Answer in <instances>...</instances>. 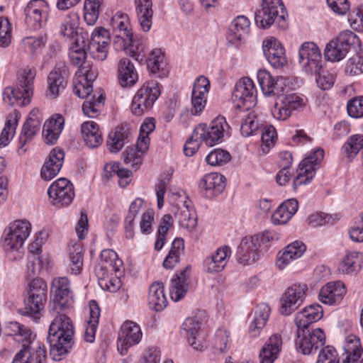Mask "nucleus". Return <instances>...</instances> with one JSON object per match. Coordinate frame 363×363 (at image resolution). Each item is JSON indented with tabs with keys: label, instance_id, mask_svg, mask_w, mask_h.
<instances>
[{
	"label": "nucleus",
	"instance_id": "4",
	"mask_svg": "<svg viewBox=\"0 0 363 363\" xmlns=\"http://www.w3.org/2000/svg\"><path fill=\"white\" fill-rule=\"evenodd\" d=\"M160 94L158 83L155 81L144 84L134 95L131 111L135 116H141L148 111Z\"/></svg>",
	"mask_w": 363,
	"mask_h": 363
},
{
	"label": "nucleus",
	"instance_id": "47",
	"mask_svg": "<svg viewBox=\"0 0 363 363\" xmlns=\"http://www.w3.org/2000/svg\"><path fill=\"white\" fill-rule=\"evenodd\" d=\"M91 93L86 96L88 98L82 105V111L85 115L89 118H95L99 116L101 108L105 99L104 94L100 91L90 96ZM86 98V96L84 97Z\"/></svg>",
	"mask_w": 363,
	"mask_h": 363
},
{
	"label": "nucleus",
	"instance_id": "14",
	"mask_svg": "<svg viewBox=\"0 0 363 363\" xmlns=\"http://www.w3.org/2000/svg\"><path fill=\"white\" fill-rule=\"evenodd\" d=\"M298 62L302 71L308 75H316L322 69V57L318 47H300Z\"/></svg>",
	"mask_w": 363,
	"mask_h": 363
},
{
	"label": "nucleus",
	"instance_id": "61",
	"mask_svg": "<svg viewBox=\"0 0 363 363\" xmlns=\"http://www.w3.org/2000/svg\"><path fill=\"white\" fill-rule=\"evenodd\" d=\"M277 137L276 129L272 125H266L263 128L262 131V151L264 153H267L270 147L273 146Z\"/></svg>",
	"mask_w": 363,
	"mask_h": 363
},
{
	"label": "nucleus",
	"instance_id": "23",
	"mask_svg": "<svg viewBox=\"0 0 363 363\" xmlns=\"http://www.w3.org/2000/svg\"><path fill=\"white\" fill-rule=\"evenodd\" d=\"M35 347L25 344L23 347L15 355L12 363H45L46 350L41 343Z\"/></svg>",
	"mask_w": 363,
	"mask_h": 363
},
{
	"label": "nucleus",
	"instance_id": "64",
	"mask_svg": "<svg viewBox=\"0 0 363 363\" xmlns=\"http://www.w3.org/2000/svg\"><path fill=\"white\" fill-rule=\"evenodd\" d=\"M90 44L92 45H107L110 42V33L103 27H97L90 37Z\"/></svg>",
	"mask_w": 363,
	"mask_h": 363
},
{
	"label": "nucleus",
	"instance_id": "9",
	"mask_svg": "<svg viewBox=\"0 0 363 363\" xmlns=\"http://www.w3.org/2000/svg\"><path fill=\"white\" fill-rule=\"evenodd\" d=\"M307 291V285L301 283L288 287L280 300V313L287 315L295 311L303 303Z\"/></svg>",
	"mask_w": 363,
	"mask_h": 363
},
{
	"label": "nucleus",
	"instance_id": "54",
	"mask_svg": "<svg viewBox=\"0 0 363 363\" xmlns=\"http://www.w3.org/2000/svg\"><path fill=\"white\" fill-rule=\"evenodd\" d=\"M46 301V298L40 299L28 294L24 301L23 314L33 318L35 320L39 319V313L44 308Z\"/></svg>",
	"mask_w": 363,
	"mask_h": 363
},
{
	"label": "nucleus",
	"instance_id": "2",
	"mask_svg": "<svg viewBox=\"0 0 363 363\" xmlns=\"http://www.w3.org/2000/svg\"><path fill=\"white\" fill-rule=\"evenodd\" d=\"M31 231V224L26 220L11 223L4 230L3 247L8 258L17 260L23 255V243Z\"/></svg>",
	"mask_w": 363,
	"mask_h": 363
},
{
	"label": "nucleus",
	"instance_id": "28",
	"mask_svg": "<svg viewBox=\"0 0 363 363\" xmlns=\"http://www.w3.org/2000/svg\"><path fill=\"white\" fill-rule=\"evenodd\" d=\"M50 343V355L55 361L63 359L72 350L74 337H48Z\"/></svg>",
	"mask_w": 363,
	"mask_h": 363
},
{
	"label": "nucleus",
	"instance_id": "39",
	"mask_svg": "<svg viewBox=\"0 0 363 363\" xmlns=\"http://www.w3.org/2000/svg\"><path fill=\"white\" fill-rule=\"evenodd\" d=\"M270 308L267 303L259 304L254 312V317L250 323L249 331L252 336L259 334L265 326L270 315Z\"/></svg>",
	"mask_w": 363,
	"mask_h": 363
},
{
	"label": "nucleus",
	"instance_id": "56",
	"mask_svg": "<svg viewBox=\"0 0 363 363\" xmlns=\"http://www.w3.org/2000/svg\"><path fill=\"white\" fill-rule=\"evenodd\" d=\"M104 0H85L84 19L89 26H93L99 18V9Z\"/></svg>",
	"mask_w": 363,
	"mask_h": 363
},
{
	"label": "nucleus",
	"instance_id": "57",
	"mask_svg": "<svg viewBox=\"0 0 363 363\" xmlns=\"http://www.w3.org/2000/svg\"><path fill=\"white\" fill-rule=\"evenodd\" d=\"M184 249V241L182 238H176L172 242V247L168 255L163 262V266L166 269H172L175 264L179 262L180 255Z\"/></svg>",
	"mask_w": 363,
	"mask_h": 363
},
{
	"label": "nucleus",
	"instance_id": "27",
	"mask_svg": "<svg viewBox=\"0 0 363 363\" xmlns=\"http://www.w3.org/2000/svg\"><path fill=\"white\" fill-rule=\"evenodd\" d=\"M111 25L113 28L118 30L121 33L117 36L118 40L115 43H121L123 45H132L134 43L133 33L131 32L129 18L127 14L122 12H117L111 18Z\"/></svg>",
	"mask_w": 363,
	"mask_h": 363
},
{
	"label": "nucleus",
	"instance_id": "29",
	"mask_svg": "<svg viewBox=\"0 0 363 363\" xmlns=\"http://www.w3.org/2000/svg\"><path fill=\"white\" fill-rule=\"evenodd\" d=\"M305 250L306 246L302 242H293L278 253L276 266L279 269H285L291 261L301 257Z\"/></svg>",
	"mask_w": 363,
	"mask_h": 363
},
{
	"label": "nucleus",
	"instance_id": "7",
	"mask_svg": "<svg viewBox=\"0 0 363 363\" xmlns=\"http://www.w3.org/2000/svg\"><path fill=\"white\" fill-rule=\"evenodd\" d=\"M323 157V150L318 148L301 162L298 166V174L293 182L294 189H296L301 185H306L311 182Z\"/></svg>",
	"mask_w": 363,
	"mask_h": 363
},
{
	"label": "nucleus",
	"instance_id": "21",
	"mask_svg": "<svg viewBox=\"0 0 363 363\" xmlns=\"http://www.w3.org/2000/svg\"><path fill=\"white\" fill-rule=\"evenodd\" d=\"M225 187V178L220 174L211 172L205 174L199 181V189L206 198L219 195Z\"/></svg>",
	"mask_w": 363,
	"mask_h": 363
},
{
	"label": "nucleus",
	"instance_id": "24",
	"mask_svg": "<svg viewBox=\"0 0 363 363\" xmlns=\"http://www.w3.org/2000/svg\"><path fill=\"white\" fill-rule=\"evenodd\" d=\"M345 294V284L342 281H331L321 288L318 299L324 304L334 305L339 303Z\"/></svg>",
	"mask_w": 363,
	"mask_h": 363
},
{
	"label": "nucleus",
	"instance_id": "58",
	"mask_svg": "<svg viewBox=\"0 0 363 363\" xmlns=\"http://www.w3.org/2000/svg\"><path fill=\"white\" fill-rule=\"evenodd\" d=\"M47 284L41 278H35L29 284L28 294L32 295V297L47 299Z\"/></svg>",
	"mask_w": 363,
	"mask_h": 363
},
{
	"label": "nucleus",
	"instance_id": "31",
	"mask_svg": "<svg viewBox=\"0 0 363 363\" xmlns=\"http://www.w3.org/2000/svg\"><path fill=\"white\" fill-rule=\"evenodd\" d=\"M118 82L121 86H131L138 81V72L132 63L127 58H122L118 65Z\"/></svg>",
	"mask_w": 363,
	"mask_h": 363
},
{
	"label": "nucleus",
	"instance_id": "36",
	"mask_svg": "<svg viewBox=\"0 0 363 363\" xmlns=\"http://www.w3.org/2000/svg\"><path fill=\"white\" fill-rule=\"evenodd\" d=\"M282 340L279 335L271 336L259 352L260 363H273L281 351Z\"/></svg>",
	"mask_w": 363,
	"mask_h": 363
},
{
	"label": "nucleus",
	"instance_id": "18",
	"mask_svg": "<svg viewBox=\"0 0 363 363\" xmlns=\"http://www.w3.org/2000/svg\"><path fill=\"white\" fill-rule=\"evenodd\" d=\"M230 255L231 250L228 245L218 247L203 259V270L208 274H217L222 272L226 267Z\"/></svg>",
	"mask_w": 363,
	"mask_h": 363
},
{
	"label": "nucleus",
	"instance_id": "52",
	"mask_svg": "<svg viewBox=\"0 0 363 363\" xmlns=\"http://www.w3.org/2000/svg\"><path fill=\"white\" fill-rule=\"evenodd\" d=\"M42 121L39 120H26L23 125V128L19 137V149L22 152H25L26 150H23V147L26 143L33 138L37 133L39 132Z\"/></svg>",
	"mask_w": 363,
	"mask_h": 363
},
{
	"label": "nucleus",
	"instance_id": "42",
	"mask_svg": "<svg viewBox=\"0 0 363 363\" xmlns=\"http://www.w3.org/2000/svg\"><path fill=\"white\" fill-rule=\"evenodd\" d=\"M363 265V253L357 251L347 252L342 258L340 270L347 274H357Z\"/></svg>",
	"mask_w": 363,
	"mask_h": 363
},
{
	"label": "nucleus",
	"instance_id": "44",
	"mask_svg": "<svg viewBox=\"0 0 363 363\" xmlns=\"http://www.w3.org/2000/svg\"><path fill=\"white\" fill-rule=\"evenodd\" d=\"M100 262L101 269L113 271L116 274H119V275L123 272V262L118 259V255L113 250H102L100 254Z\"/></svg>",
	"mask_w": 363,
	"mask_h": 363
},
{
	"label": "nucleus",
	"instance_id": "41",
	"mask_svg": "<svg viewBox=\"0 0 363 363\" xmlns=\"http://www.w3.org/2000/svg\"><path fill=\"white\" fill-rule=\"evenodd\" d=\"M64 125V118L61 116L51 118L43 126V135L45 143L52 145L56 143Z\"/></svg>",
	"mask_w": 363,
	"mask_h": 363
},
{
	"label": "nucleus",
	"instance_id": "26",
	"mask_svg": "<svg viewBox=\"0 0 363 363\" xmlns=\"http://www.w3.org/2000/svg\"><path fill=\"white\" fill-rule=\"evenodd\" d=\"M58 315L52 320L48 330V337H74V328L71 319L65 314Z\"/></svg>",
	"mask_w": 363,
	"mask_h": 363
},
{
	"label": "nucleus",
	"instance_id": "10",
	"mask_svg": "<svg viewBox=\"0 0 363 363\" xmlns=\"http://www.w3.org/2000/svg\"><path fill=\"white\" fill-rule=\"evenodd\" d=\"M173 212L180 227L189 232L194 230L197 225V216L191 202L186 196H179Z\"/></svg>",
	"mask_w": 363,
	"mask_h": 363
},
{
	"label": "nucleus",
	"instance_id": "34",
	"mask_svg": "<svg viewBox=\"0 0 363 363\" xmlns=\"http://www.w3.org/2000/svg\"><path fill=\"white\" fill-rule=\"evenodd\" d=\"M190 274V267H186L179 274L172 279L171 287L169 289L172 300L177 302L182 299L186 294L188 289L187 279Z\"/></svg>",
	"mask_w": 363,
	"mask_h": 363
},
{
	"label": "nucleus",
	"instance_id": "19",
	"mask_svg": "<svg viewBox=\"0 0 363 363\" xmlns=\"http://www.w3.org/2000/svg\"><path fill=\"white\" fill-rule=\"evenodd\" d=\"M250 29V22L244 16L236 17L230 24L226 35V39L229 44L240 45L247 43Z\"/></svg>",
	"mask_w": 363,
	"mask_h": 363
},
{
	"label": "nucleus",
	"instance_id": "17",
	"mask_svg": "<svg viewBox=\"0 0 363 363\" xmlns=\"http://www.w3.org/2000/svg\"><path fill=\"white\" fill-rule=\"evenodd\" d=\"M210 88V81L207 77L201 75L195 79L191 92V113L193 115H200L204 110Z\"/></svg>",
	"mask_w": 363,
	"mask_h": 363
},
{
	"label": "nucleus",
	"instance_id": "49",
	"mask_svg": "<svg viewBox=\"0 0 363 363\" xmlns=\"http://www.w3.org/2000/svg\"><path fill=\"white\" fill-rule=\"evenodd\" d=\"M356 56L350 57L346 65L345 72L350 77H359L363 74V48L354 47Z\"/></svg>",
	"mask_w": 363,
	"mask_h": 363
},
{
	"label": "nucleus",
	"instance_id": "48",
	"mask_svg": "<svg viewBox=\"0 0 363 363\" xmlns=\"http://www.w3.org/2000/svg\"><path fill=\"white\" fill-rule=\"evenodd\" d=\"M48 95L52 98H57L65 89L67 81L61 72L54 70L48 75Z\"/></svg>",
	"mask_w": 363,
	"mask_h": 363
},
{
	"label": "nucleus",
	"instance_id": "6",
	"mask_svg": "<svg viewBox=\"0 0 363 363\" xmlns=\"http://www.w3.org/2000/svg\"><path fill=\"white\" fill-rule=\"evenodd\" d=\"M229 128L225 118L219 116L212 121L208 126L199 124L194 129V137L200 138L207 145L213 146L223 138L225 133L228 134Z\"/></svg>",
	"mask_w": 363,
	"mask_h": 363
},
{
	"label": "nucleus",
	"instance_id": "22",
	"mask_svg": "<svg viewBox=\"0 0 363 363\" xmlns=\"http://www.w3.org/2000/svg\"><path fill=\"white\" fill-rule=\"evenodd\" d=\"M45 2L43 0H33L28 3L25 9L26 22L32 29L42 27L47 19Z\"/></svg>",
	"mask_w": 363,
	"mask_h": 363
},
{
	"label": "nucleus",
	"instance_id": "40",
	"mask_svg": "<svg viewBox=\"0 0 363 363\" xmlns=\"http://www.w3.org/2000/svg\"><path fill=\"white\" fill-rule=\"evenodd\" d=\"M81 131L83 139L89 147L99 146L103 141L102 134L98 125L94 121H86L82 124Z\"/></svg>",
	"mask_w": 363,
	"mask_h": 363
},
{
	"label": "nucleus",
	"instance_id": "20",
	"mask_svg": "<svg viewBox=\"0 0 363 363\" xmlns=\"http://www.w3.org/2000/svg\"><path fill=\"white\" fill-rule=\"evenodd\" d=\"M259 245L257 238L253 235L245 236L240 242L237 250V260L242 264H251L259 259Z\"/></svg>",
	"mask_w": 363,
	"mask_h": 363
},
{
	"label": "nucleus",
	"instance_id": "53",
	"mask_svg": "<svg viewBox=\"0 0 363 363\" xmlns=\"http://www.w3.org/2000/svg\"><path fill=\"white\" fill-rule=\"evenodd\" d=\"M263 53L274 67H281L286 63L284 47H263Z\"/></svg>",
	"mask_w": 363,
	"mask_h": 363
},
{
	"label": "nucleus",
	"instance_id": "5",
	"mask_svg": "<svg viewBox=\"0 0 363 363\" xmlns=\"http://www.w3.org/2000/svg\"><path fill=\"white\" fill-rule=\"evenodd\" d=\"M287 13L281 0H262L260 9L255 14L257 26L269 28L277 19L284 20Z\"/></svg>",
	"mask_w": 363,
	"mask_h": 363
},
{
	"label": "nucleus",
	"instance_id": "59",
	"mask_svg": "<svg viewBox=\"0 0 363 363\" xmlns=\"http://www.w3.org/2000/svg\"><path fill=\"white\" fill-rule=\"evenodd\" d=\"M106 177L111 178L116 174L119 179L131 178L132 172L121 166L119 162H109L104 166Z\"/></svg>",
	"mask_w": 363,
	"mask_h": 363
},
{
	"label": "nucleus",
	"instance_id": "13",
	"mask_svg": "<svg viewBox=\"0 0 363 363\" xmlns=\"http://www.w3.org/2000/svg\"><path fill=\"white\" fill-rule=\"evenodd\" d=\"M142 336L140 327L137 323L131 320L125 321L118 333V350L122 355L125 354L130 347L140 342Z\"/></svg>",
	"mask_w": 363,
	"mask_h": 363
},
{
	"label": "nucleus",
	"instance_id": "55",
	"mask_svg": "<svg viewBox=\"0 0 363 363\" xmlns=\"http://www.w3.org/2000/svg\"><path fill=\"white\" fill-rule=\"evenodd\" d=\"M363 147V135L357 134L351 135L342 147V153L347 158L352 159Z\"/></svg>",
	"mask_w": 363,
	"mask_h": 363
},
{
	"label": "nucleus",
	"instance_id": "11",
	"mask_svg": "<svg viewBox=\"0 0 363 363\" xmlns=\"http://www.w3.org/2000/svg\"><path fill=\"white\" fill-rule=\"evenodd\" d=\"M52 291L55 310L65 311L72 306L73 294L67 277L55 278L52 282Z\"/></svg>",
	"mask_w": 363,
	"mask_h": 363
},
{
	"label": "nucleus",
	"instance_id": "63",
	"mask_svg": "<svg viewBox=\"0 0 363 363\" xmlns=\"http://www.w3.org/2000/svg\"><path fill=\"white\" fill-rule=\"evenodd\" d=\"M200 330V322L196 318H186L182 325V333L186 338L195 339Z\"/></svg>",
	"mask_w": 363,
	"mask_h": 363
},
{
	"label": "nucleus",
	"instance_id": "38",
	"mask_svg": "<svg viewBox=\"0 0 363 363\" xmlns=\"http://www.w3.org/2000/svg\"><path fill=\"white\" fill-rule=\"evenodd\" d=\"M345 358L342 363H357L362 354V348L359 338L350 334L345 338L343 345Z\"/></svg>",
	"mask_w": 363,
	"mask_h": 363
},
{
	"label": "nucleus",
	"instance_id": "45",
	"mask_svg": "<svg viewBox=\"0 0 363 363\" xmlns=\"http://www.w3.org/2000/svg\"><path fill=\"white\" fill-rule=\"evenodd\" d=\"M20 118V113L17 110H13L8 115L5 126L0 135V147H4L9 144L16 132Z\"/></svg>",
	"mask_w": 363,
	"mask_h": 363
},
{
	"label": "nucleus",
	"instance_id": "51",
	"mask_svg": "<svg viewBox=\"0 0 363 363\" xmlns=\"http://www.w3.org/2000/svg\"><path fill=\"white\" fill-rule=\"evenodd\" d=\"M83 267L82 248L79 245H74L69 247L68 271L72 274H79Z\"/></svg>",
	"mask_w": 363,
	"mask_h": 363
},
{
	"label": "nucleus",
	"instance_id": "46",
	"mask_svg": "<svg viewBox=\"0 0 363 363\" xmlns=\"http://www.w3.org/2000/svg\"><path fill=\"white\" fill-rule=\"evenodd\" d=\"M90 318L84 332V339L88 342H93L95 340L96 332L100 317V308L97 303L92 300L89 302Z\"/></svg>",
	"mask_w": 363,
	"mask_h": 363
},
{
	"label": "nucleus",
	"instance_id": "15",
	"mask_svg": "<svg viewBox=\"0 0 363 363\" xmlns=\"http://www.w3.org/2000/svg\"><path fill=\"white\" fill-rule=\"evenodd\" d=\"M304 106L303 99L296 94L284 95L280 103H276L272 110L274 118L280 121L288 119L292 113L298 111Z\"/></svg>",
	"mask_w": 363,
	"mask_h": 363
},
{
	"label": "nucleus",
	"instance_id": "3",
	"mask_svg": "<svg viewBox=\"0 0 363 363\" xmlns=\"http://www.w3.org/2000/svg\"><path fill=\"white\" fill-rule=\"evenodd\" d=\"M36 72L33 69H23L18 77L16 87H7L4 92V101L9 105H28L33 94V82Z\"/></svg>",
	"mask_w": 363,
	"mask_h": 363
},
{
	"label": "nucleus",
	"instance_id": "32",
	"mask_svg": "<svg viewBox=\"0 0 363 363\" xmlns=\"http://www.w3.org/2000/svg\"><path fill=\"white\" fill-rule=\"evenodd\" d=\"M7 330L8 335L13 337L14 341L22 343L23 347L25 344L30 347H35V344L40 343L35 342V336L29 328L18 322L10 323Z\"/></svg>",
	"mask_w": 363,
	"mask_h": 363
},
{
	"label": "nucleus",
	"instance_id": "1",
	"mask_svg": "<svg viewBox=\"0 0 363 363\" xmlns=\"http://www.w3.org/2000/svg\"><path fill=\"white\" fill-rule=\"evenodd\" d=\"M87 50L84 47H71L69 57L73 64L79 65L73 81V91L80 98L93 91L92 83L98 77V70L90 62H85Z\"/></svg>",
	"mask_w": 363,
	"mask_h": 363
},
{
	"label": "nucleus",
	"instance_id": "35",
	"mask_svg": "<svg viewBox=\"0 0 363 363\" xmlns=\"http://www.w3.org/2000/svg\"><path fill=\"white\" fill-rule=\"evenodd\" d=\"M147 301L149 307L153 311H161L166 308L167 300L162 282L155 281L150 285Z\"/></svg>",
	"mask_w": 363,
	"mask_h": 363
},
{
	"label": "nucleus",
	"instance_id": "43",
	"mask_svg": "<svg viewBox=\"0 0 363 363\" xmlns=\"http://www.w3.org/2000/svg\"><path fill=\"white\" fill-rule=\"evenodd\" d=\"M128 135V130L123 126H118L111 131L106 141L109 151L111 152H119L124 146Z\"/></svg>",
	"mask_w": 363,
	"mask_h": 363
},
{
	"label": "nucleus",
	"instance_id": "16",
	"mask_svg": "<svg viewBox=\"0 0 363 363\" xmlns=\"http://www.w3.org/2000/svg\"><path fill=\"white\" fill-rule=\"evenodd\" d=\"M298 339L296 341L297 350L303 354H311L322 347L325 342V336L320 328L313 330L311 333L301 334L297 332Z\"/></svg>",
	"mask_w": 363,
	"mask_h": 363
},
{
	"label": "nucleus",
	"instance_id": "33",
	"mask_svg": "<svg viewBox=\"0 0 363 363\" xmlns=\"http://www.w3.org/2000/svg\"><path fill=\"white\" fill-rule=\"evenodd\" d=\"M137 18L142 30L147 32L152 23V0H135Z\"/></svg>",
	"mask_w": 363,
	"mask_h": 363
},
{
	"label": "nucleus",
	"instance_id": "25",
	"mask_svg": "<svg viewBox=\"0 0 363 363\" xmlns=\"http://www.w3.org/2000/svg\"><path fill=\"white\" fill-rule=\"evenodd\" d=\"M65 158V153L61 149H53L49 154L48 159L42 167L40 175L43 179L50 181L61 169Z\"/></svg>",
	"mask_w": 363,
	"mask_h": 363
},
{
	"label": "nucleus",
	"instance_id": "30",
	"mask_svg": "<svg viewBox=\"0 0 363 363\" xmlns=\"http://www.w3.org/2000/svg\"><path fill=\"white\" fill-rule=\"evenodd\" d=\"M323 316V310L320 305H311L301 311L298 312L295 318V323L298 328V331L302 330L304 333L305 329L313 323L320 320Z\"/></svg>",
	"mask_w": 363,
	"mask_h": 363
},
{
	"label": "nucleus",
	"instance_id": "12",
	"mask_svg": "<svg viewBox=\"0 0 363 363\" xmlns=\"http://www.w3.org/2000/svg\"><path fill=\"white\" fill-rule=\"evenodd\" d=\"M48 194L52 199V204L60 206H69L74 197L73 184L65 178L54 182L48 188Z\"/></svg>",
	"mask_w": 363,
	"mask_h": 363
},
{
	"label": "nucleus",
	"instance_id": "62",
	"mask_svg": "<svg viewBox=\"0 0 363 363\" xmlns=\"http://www.w3.org/2000/svg\"><path fill=\"white\" fill-rule=\"evenodd\" d=\"M143 155L134 147H127L123 153V161L126 164L137 169L142 163Z\"/></svg>",
	"mask_w": 363,
	"mask_h": 363
},
{
	"label": "nucleus",
	"instance_id": "60",
	"mask_svg": "<svg viewBox=\"0 0 363 363\" xmlns=\"http://www.w3.org/2000/svg\"><path fill=\"white\" fill-rule=\"evenodd\" d=\"M230 160V155L228 152L222 149H215L206 157L207 163L211 166L223 165Z\"/></svg>",
	"mask_w": 363,
	"mask_h": 363
},
{
	"label": "nucleus",
	"instance_id": "37",
	"mask_svg": "<svg viewBox=\"0 0 363 363\" xmlns=\"http://www.w3.org/2000/svg\"><path fill=\"white\" fill-rule=\"evenodd\" d=\"M238 117L241 118L240 133L245 137L255 135L261 127V123L254 111H238Z\"/></svg>",
	"mask_w": 363,
	"mask_h": 363
},
{
	"label": "nucleus",
	"instance_id": "8",
	"mask_svg": "<svg viewBox=\"0 0 363 363\" xmlns=\"http://www.w3.org/2000/svg\"><path fill=\"white\" fill-rule=\"evenodd\" d=\"M256 89L253 81L249 77H242L235 84L232 101L238 109L243 108L247 111L256 102Z\"/></svg>",
	"mask_w": 363,
	"mask_h": 363
},
{
	"label": "nucleus",
	"instance_id": "50",
	"mask_svg": "<svg viewBox=\"0 0 363 363\" xmlns=\"http://www.w3.org/2000/svg\"><path fill=\"white\" fill-rule=\"evenodd\" d=\"M147 66L152 74H157L164 69L166 60L164 52L161 48H156L150 52Z\"/></svg>",
	"mask_w": 363,
	"mask_h": 363
}]
</instances>
